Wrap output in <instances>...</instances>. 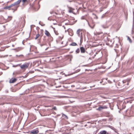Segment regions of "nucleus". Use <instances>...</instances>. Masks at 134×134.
<instances>
[{
	"mask_svg": "<svg viewBox=\"0 0 134 134\" xmlns=\"http://www.w3.org/2000/svg\"><path fill=\"white\" fill-rule=\"evenodd\" d=\"M21 1V0H18L17 1L11 4V9L13 10V12L17 10L19 6V4Z\"/></svg>",
	"mask_w": 134,
	"mask_h": 134,
	"instance_id": "f257e3e1",
	"label": "nucleus"
},
{
	"mask_svg": "<svg viewBox=\"0 0 134 134\" xmlns=\"http://www.w3.org/2000/svg\"><path fill=\"white\" fill-rule=\"evenodd\" d=\"M130 79H127L123 80L120 82H119L118 83V85L120 86L123 87L125 86L126 87V85H128L129 84Z\"/></svg>",
	"mask_w": 134,
	"mask_h": 134,
	"instance_id": "f03ea898",
	"label": "nucleus"
},
{
	"mask_svg": "<svg viewBox=\"0 0 134 134\" xmlns=\"http://www.w3.org/2000/svg\"><path fill=\"white\" fill-rule=\"evenodd\" d=\"M29 65V64L28 63H26L20 66V67L21 69L23 70H25L27 69Z\"/></svg>",
	"mask_w": 134,
	"mask_h": 134,
	"instance_id": "7ed1b4c3",
	"label": "nucleus"
},
{
	"mask_svg": "<svg viewBox=\"0 0 134 134\" xmlns=\"http://www.w3.org/2000/svg\"><path fill=\"white\" fill-rule=\"evenodd\" d=\"M38 131L37 129H34L31 131V133L33 134H36L38 133Z\"/></svg>",
	"mask_w": 134,
	"mask_h": 134,
	"instance_id": "20e7f679",
	"label": "nucleus"
},
{
	"mask_svg": "<svg viewBox=\"0 0 134 134\" xmlns=\"http://www.w3.org/2000/svg\"><path fill=\"white\" fill-rule=\"evenodd\" d=\"M16 80V79L14 78H12L9 80V82L10 83H13L15 82Z\"/></svg>",
	"mask_w": 134,
	"mask_h": 134,
	"instance_id": "39448f33",
	"label": "nucleus"
},
{
	"mask_svg": "<svg viewBox=\"0 0 134 134\" xmlns=\"http://www.w3.org/2000/svg\"><path fill=\"white\" fill-rule=\"evenodd\" d=\"M107 107L106 106H100L98 107V109L99 110H101L103 109H107Z\"/></svg>",
	"mask_w": 134,
	"mask_h": 134,
	"instance_id": "423d86ee",
	"label": "nucleus"
},
{
	"mask_svg": "<svg viewBox=\"0 0 134 134\" xmlns=\"http://www.w3.org/2000/svg\"><path fill=\"white\" fill-rule=\"evenodd\" d=\"M45 34L48 37H50L51 36V35L49 32L47 30L45 31Z\"/></svg>",
	"mask_w": 134,
	"mask_h": 134,
	"instance_id": "0eeeda50",
	"label": "nucleus"
},
{
	"mask_svg": "<svg viewBox=\"0 0 134 134\" xmlns=\"http://www.w3.org/2000/svg\"><path fill=\"white\" fill-rule=\"evenodd\" d=\"M81 52V53H84L85 52V48L83 47H81L80 48Z\"/></svg>",
	"mask_w": 134,
	"mask_h": 134,
	"instance_id": "6e6552de",
	"label": "nucleus"
},
{
	"mask_svg": "<svg viewBox=\"0 0 134 134\" xmlns=\"http://www.w3.org/2000/svg\"><path fill=\"white\" fill-rule=\"evenodd\" d=\"M11 4L8 6H6L4 8V9H8L9 10L11 9Z\"/></svg>",
	"mask_w": 134,
	"mask_h": 134,
	"instance_id": "1a4fd4ad",
	"label": "nucleus"
},
{
	"mask_svg": "<svg viewBox=\"0 0 134 134\" xmlns=\"http://www.w3.org/2000/svg\"><path fill=\"white\" fill-rule=\"evenodd\" d=\"M106 133L107 131L105 130L101 131L100 132V134H106Z\"/></svg>",
	"mask_w": 134,
	"mask_h": 134,
	"instance_id": "9d476101",
	"label": "nucleus"
},
{
	"mask_svg": "<svg viewBox=\"0 0 134 134\" xmlns=\"http://www.w3.org/2000/svg\"><path fill=\"white\" fill-rule=\"evenodd\" d=\"M80 29H78L77 31V34L78 35V36H80Z\"/></svg>",
	"mask_w": 134,
	"mask_h": 134,
	"instance_id": "9b49d317",
	"label": "nucleus"
},
{
	"mask_svg": "<svg viewBox=\"0 0 134 134\" xmlns=\"http://www.w3.org/2000/svg\"><path fill=\"white\" fill-rule=\"evenodd\" d=\"M70 45L72 46H76L77 45V44L75 42H72L70 44Z\"/></svg>",
	"mask_w": 134,
	"mask_h": 134,
	"instance_id": "f8f14e48",
	"label": "nucleus"
},
{
	"mask_svg": "<svg viewBox=\"0 0 134 134\" xmlns=\"http://www.w3.org/2000/svg\"><path fill=\"white\" fill-rule=\"evenodd\" d=\"M80 52V50L79 48H77L76 51V53H78Z\"/></svg>",
	"mask_w": 134,
	"mask_h": 134,
	"instance_id": "ddd939ff",
	"label": "nucleus"
},
{
	"mask_svg": "<svg viewBox=\"0 0 134 134\" xmlns=\"http://www.w3.org/2000/svg\"><path fill=\"white\" fill-rule=\"evenodd\" d=\"M54 32L55 34L57 35H58L59 34V33L58 31H56L55 30H54Z\"/></svg>",
	"mask_w": 134,
	"mask_h": 134,
	"instance_id": "4468645a",
	"label": "nucleus"
},
{
	"mask_svg": "<svg viewBox=\"0 0 134 134\" xmlns=\"http://www.w3.org/2000/svg\"><path fill=\"white\" fill-rule=\"evenodd\" d=\"M39 36H40V35L39 34H37L36 36V37L35 38V39L36 40L39 37Z\"/></svg>",
	"mask_w": 134,
	"mask_h": 134,
	"instance_id": "2eb2a0df",
	"label": "nucleus"
},
{
	"mask_svg": "<svg viewBox=\"0 0 134 134\" xmlns=\"http://www.w3.org/2000/svg\"><path fill=\"white\" fill-rule=\"evenodd\" d=\"M27 1V0H22V1L23 3V4H24V3L26 2Z\"/></svg>",
	"mask_w": 134,
	"mask_h": 134,
	"instance_id": "dca6fc26",
	"label": "nucleus"
},
{
	"mask_svg": "<svg viewBox=\"0 0 134 134\" xmlns=\"http://www.w3.org/2000/svg\"><path fill=\"white\" fill-rule=\"evenodd\" d=\"M52 109L55 110H57V108L55 107H54Z\"/></svg>",
	"mask_w": 134,
	"mask_h": 134,
	"instance_id": "f3484780",
	"label": "nucleus"
},
{
	"mask_svg": "<svg viewBox=\"0 0 134 134\" xmlns=\"http://www.w3.org/2000/svg\"><path fill=\"white\" fill-rule=\"evenodd\" d=\"M18 50L19 51L20 50H21L23 49V48L22 47H20L18 48Z\"/></svg>",
	"mask_w": 134,
	"mask_h": 134,
	"instance_id": "a211bd4d",
	"label": "nucleus"
},
{
	"mask_svg": "<svg viewBox=\"0 0 134 134\" xmlns=\"http://www.w3.org/2000/svg\"><path fill=\"white\" fill-rule=\"evenodd\" d=\"M128 40L130 43H131L132 42V40L130 38H129V39Z\"/></svg>",
	"mask_w": 134,
	"mask_h": 134,
	"instance_id": "6ab92c4d",
	"label": "nucleus"
},
{
	"mask_svg": "<svg viewBox=\"0 0 134 134\" xmlns=\"http://www.w3.org/2000/svg\"><path fill=\"white\" fill-rule=\"evenodd\" d=\"M69 12L70 13H72V10L71 9H70L69 10Z\"/></svg>",
	"mask_w": 134,
	"mask_h": 134,
	"instance_id": "aec40b11",
	"label": "nucleus"
},
{
	"mask_svg": "<svg viewBox=\"0 0 134 134\" xmlns=\"http://www.w3.org/2000/svg\"><path fill=\"white\" fill-rule=\"evenodd\" d=\"M63 37V36H62V37H59V38H60L61 39H62Z\"/></svg>",
	"mask_w": 134,
	"mask_h": 134,
	"instance_id": "412c9836",
	"label": "nucleus"
},
{
	"mask_svg": "<svg viewBox=\"0 0 134 134\" xmlns=\"http://www.w3.org/2000/svg\"><path fill=\"white\" fill-rule=\"evenodd\" d=\"M110 127L112 129H113L114 128L112 126H110Z\"/></svg>",
	"mask_w": 134,
	"mask_h": 134,
	"instance_id": "4be33fe9",
	"label": "nucleus"
},
{
	"mask_svg": "<svg viewBox=\"0 0 134 134\" xmlns=\"http://www.w3.org/2000/svg\"><path fill=\"white\" fill-rule=\"evenodd\" d=\"M129 38H130L128 36L127 37V39H128V40H129Z\"/></svg>",
	"mask_w": 134,
	"mask_h": 134,
	"instance_id": "5701e85b",
	"label": "nucleus"
},
{
	"mask_svg": "<svg viewBox=\"0 0 134 134\" xmlns=\"http://www.w3.org/2000/svg\"><path fill=\"white\" fill-rule=\"evenodd\" d=\"M65 115V117L67 118V116H66L65 115Z\"/></svg>",
	"mask_w": 134,
	"mask_h": 134,
	"instance_id": "b1692460",
	"label": "nucleus"
},
{
	"mask_svg": "<svg viewBox=\"0 0 134 134\" xmlns=\"http://www.w3.org/2000/svg\"><path fill=\"white\" fill-rule=\"evenodd\" d=\"M53 24H54V25H56V23H54Z\"/></svg>",
	"mask_w": 134,
	"mask_h": 134,
	"instance_id": "393cba45",
	"label": "nucleus"
},
{
	"mask_svg": "<svg viewBox=\"0 0 134 134\" xmlns=\"http://www.w3.org/2000/svg\"><path fill=\"white\" fill-rule=\"evenodd\" d=\"M106 134H109V133H106Z\"/></svg>",
	"mask_w": 134,
	"mask_h": 134,
	"instance_id": "a878e982",
	"label": "nucleus"
},
{
	"mask_svg": "<svg viewBox=\"0 0 134 134\" xmlns=\"http://www.w3.org/2000/svg\"><path fill=\"white\" fill-rule=\"evenodd\" d=\"M20 65L19 64H18V65Z\"/></svg>",
	"mask_w": 134,
	"mask_h": 134,
	"instance_id": "bb28decb",
	"label": "nucleus"
},
{
	"mask_svg": "<svg viewBox=\"0 0 134 134\" xmlns=\"http://www.w3.org/2000/svg\"><path fill=\"white\" fill-rule=\"evenodd\" d=\"M1 3V2H0V3Z\"/></svg>",
	"mask_w": 134,
	"mask_h": 134,
	"instance_id": "cd10ccee",
	"label": "nucleus"
}]
</instances>
